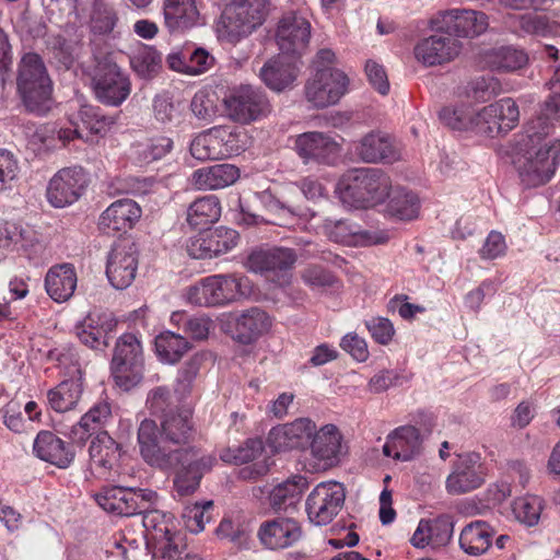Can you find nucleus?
<instances>
[{
  "label": "nucleus",
  "instance_id": "64",
  "mask_svg": "<svg viewBox=\"0 0 560 560\" xmlns=\"http://www.w3.org/2000/svg\"><path fill=\"white\" fill-rule=\"evenodd\" d=\"M305 284L313 289L332 287L336 282L335 276L318 265H311L301 272Z\"/></svg>",
  "mask_w": 560,
  "mask_h": 560
},
{
  "label": "nucleus",
  "instance_id": "37",
  "mask_svg": "<svg viewBox=\"0 0 560 560\" xmlns=\"http://www.w3.org/2000/svg\"><path fill=\"white\" fill-rule=\"evenodd\" d=\"M494 529L485 521H475L466 525L459 536V546L470 556H480L491 546Z\"/></svg>",
  "mask_w": 560,
  "mask_h": 560
},
{
  "label": "nucleus",
  "instance_id": "13",
  "mask_svg": "<svg viewBox=\"0 0 560 560\" xmlns=\"http://www.w3.org/2000/svg\"><path fill=\"white\" fill-rule=\"evenodd\" d=\"M138 270V247L131 238L116 242L107 257L106 276L110 284L122 290L135 280Z\"/></svg>",
  "mask_w": 560,
  "mask_h": 560
},
{
  "label": "nucleus",
  "instance_id": "28",
  "mask_svg": "<svg viewBox=\"0 0 560 560\" xmlns=\"http://www.w3.org/2000/svg\"><path fill=\"white\" fill-rule=\"evenodd\" d=\"M324 230L331 241L347 245L366 246L387 241L384 234L361 230L360 225L348 220L326 219Z\"/></svg>",
  "mask_w": 560,
  "mask_h": 560
},
{
  "label": "nucleus",
  "instance_id": "56",
  "mask_svg": "<svg viewBox=\"0 0 560 560\" xmlns=\"http://www.w3.org/2000/svg\"><path fill=\"white\" fill-rule=\"evenodd\" d=\"M33 231L24 229L12 222H5L0 225V246L9 247L11 245L26 247L32 242Z\"/></svg>",
  "mask_w": 560,
  "mask_h": 560
},
{
  "label": "nucleus",
  "instance_id": "49",
  "mask_svg": "<svg viewBox=\"0 0 560 560\" xmlns=\"http://www.w3.org/2000/svg\"><path fill=\"white\" fill-rule=\"evenodd\" d=\"M205 354H194L178 371L174 394L177 402H183L191 393L194 381L203 362Z\"/></svg>",
  "mask_w": 560,
  "mask_h": 560
},
{
  "label": "nucleus",
  "instance_id": "23",
  "mask_svg": "<svg viewBox=\"0 0 560 560\" xmlns=\"http://www.w3.org/2000/svg\"><path fill=\"white\" fill-rule=\"evenodd\" d=\"M316 424L308 418H299L277 425L269 431L267 442L275 452H285L306 446L315 433Z\"/></svg>",
  "mask_w": 560,
  "mask_h": 560
},
{
  "label": "nucleus",
  "instance_id": "58",
  "mask_svg": "<svg viewBox=\"0 0 560 560\" xmlns=\"http://www.w3.org/2000/svg\"><path fill=\"white\" fill-rule=\"evenodd\" d=\"M117 20V14L113 8L96 3L91 15V31L101 35L108 34L114 30Z\"/></svg>",
  "mask_w": 560,
  "mask_h": 560
},
{
  "label": "nucleus",
  "instance_id": "27",
  "mask_svg": "<svg viewBox=\"0 0 560 560\" xmlns=\"http://www.w3.org/2000/svg\"><path fill=\"white\" fill-rule=\"evenodd\" d=\"M117 327V319L108 313H90L75 326V335L85 346L103 350L108 347V336Z\"/></svg>",
  "mask_w": 560,
  "mask_h": 560
},
{
  "label": "nucleus",
  "instance_id": "44",
  "mask_svg": "<svg viewBox=\"0 0 560 560\" xmlns=\"http://www.w3.org/2000/svg\"><path fill=\"white\" fill-rule=\"evenodd\" d=\"M389 201L386 206V213L398 220H412L418 217L420 202L419 198L409 190L396 188L389 191Z\"/></svg>",
  "mask_w": 560,
  "mask_h": 560
},
{
  "label": "nucleus",
  "instance_id": "33",
  "mask_svg": "<svg viewBox=\"0 0 560 560\" xmlns=\"http://www.w3.org/2000/svg\"><path fill=\"white\" fill-rule=\"evenodd\" d=\"M240 177V170L232 164H215L196 170L191 184L199 190H214L233 185Z\"/></svg>",
  "mask_w": 560,
  "mask_h": 560
},
{
  "label": "nucleus",
  "instance_id": "40",
  "mask_svg": "<svg viewBox=\"0 0 560 560\" xmlns=\"http://www.w3.org/2000/svg\"><path fill=\"white\" fill-rule=\"evenodd\" d=\"M488 66L498 72H514L528 63L527 54L513 46H502L491 49L486 55Z\"/></svg>",
  "mask_w": 560,
  "mask_h": 560
},
{
  "label": "nucleus",
  "instance_id": "36",
  "mask_svg": "<svg viewBox=\"0 0 560 560\" xmlns=\"http://www.w3.org/2000/svg\"><path fill=\"white\" fill-rule=\"evenodd\" d=\"M163 13L171 32L190 28L199 20L196 0H164Z\"/></svg>",
  "mask_w": 560,
  "mask_h": 560
},
{
  "label": "nucleus",
  "instance_id": "18",
  "mask_svg": "<svg viewBox=\"0 0 560 560\" xmlns=\"http://www.w3.org/2000/svg\"><path fill=\"white\" fill-rule=\"evenodd\" d=\"M518 118L520 110L515 101L501 98L476 113V130L494 138L512 130Z\"/></svg>",
  "mask_w": 560,
  "mask_h": 560
},
{
  "label": "nucleus",
  "instance_id": "25",
  "mask_svg": "<svg viewBox=\"0 0 560 560\" xmlns=\"http://www.w3.org/2000/svg\"><path fill=\"white\" fill-rule=\"evenodd\" d=\"M462 44L450 35H432L420 40L415 47V57L427 67L442 65L458 56Z\"/></svg>",
  "mask_w": 560,
  "mask_h": 560
},
{
  "label": "nucleus",
  "instance_id": "30",
  "mask_svg": "<svg viewBox=\"0 0 560 560\" xmlns=\"http://www.w3.org/2000/svg\"><path fill=\"white\" fill-rule=\"evenodd\" d=\"M354 152L365 163H393L399 158L390 138L380 131H371L363 136L357 142Z\"/></svg>",
  "mask_w": 560,
  "mask_h": 560
},
{
  "label": "nucleus",
  "instance_id": "15",
  "mask_svg": "<svg viewBox=\"0 0 560 560\" xmlns=\"http://www.w3.org/2000/svg\"><path fill=\"white\" fill-rule=\"evenodd\" d=\"M192 158L199 161L222 160L238 154L236 135L225 127H214L197 135L189 148Z\"/></svg>",
  "mask_w": 560,
  "mask_h": 560
},
{
  "label": "nucleus",
  "instance_id": "41",
  "mask_svg": "<svg viewBox=\"0 0 560 560\" xmlns=\"http://www.w3.org/2000/svg\"><path fill=\"white\" fill-rule=\"evenodd\" d=\"M270 327L268 315L260 308L247 310L236 320L237 338L243 343H249L266 332Z\"/></svg>",
  "mask_w": 560,
  "mask_h": 560
},
{
  "label": "nucleus",
  "instance_id": "46",
  "mask_svg": "<svg viewBox=\"0 0 560 560\" xmlns=\"http://www.w3.org/2000/svg\"><path fill=\"white\" fill-rule=\"evenodd\" d=\"M112 416L110 406L106 401L95 404L72 428V434L79 442L85 441L93 431L104 425Z\"/></svg>",
  "mask_w": 560,
  "mask_h": 560
},
{
  "label": "nucleus",
  "instance_id": "38",
  "mask_svg": "<svg viewBox=\"0 0 560 560\" xmlns=\"http://www.w3.org/2000/svg\"><path fill=\"white\" fill-rule=\"evenodd\" d=\"M308 482L303 476H294L278 486L269 493V504L275 511H287L294 508L301 500Z\"/></svg>",
  "mask_w": 560,
  "mask_h": 560
},
{
  "label": "nucleus",
  "instance_id": "12",
  "mask_svg": "<svg viewBox=\"0 0 560 560\" xmlns=\"http://www.w3.org/2000/svg\"><path fill=\"white\" fill-rule=\"evenodd\" d=\"M346 491L337 481L318 483L306 499V512L312 523L327 525L341 511Z\"/></svg>",
  "mask_w": 560,
  "mask_h": 560
},
{
  "label": "nucleus",
  "instance_id": "26",
  "mask_svg": "<svg viewBox=\"0 0 560 560\" xmlns=\"http://www.w3.org/2000/svg\"><path fill=\"white\" fill-rule=\"evenodd\" d=\"M89 455L92 474L98 478H108L118 467L120 445L103 431L91 441Z\"/></svg>",
  "mask_w": 560,
  "mask_h": 560
},
{
  "label": "nucleus",
  "instance_id": "57",
  "mask_svg": "<svg viewBox=\"0 0 560 560\" xmlns=\"http://www.w3.org/2000/svg\"><path fill=\"white\" fill-rule=\"evenodd\" d=\"M162 57L152 48H143L131 59L135 71L143 77L149 78L158 72L161 67Z\"/></svg>",
  "mask_w": 560,
  "mask_h": 560
},
{
  "label": "nucleus",
  "instance_id": "48",
  "mask_svg": "<svg viewBox=\"0 0 560 560\" xmlns=\"http://www.w3.org/2000/svg\"><path fill=\"white\" fill-rule=\"evenodd\" d=\"M110 371L115 385L129 392L142 382L144 362H112Z\"/></svg>",
  "mask_w": 560,
  "mask_h": 560
},
{
  "label": "nucleus",
  "instance_id": "29",
  "mask_svg": "<svg viewBox=\"0 0 560 560\" xmlns=\"http://www.w3.org/2000/svg\"><path fill=\"white\" fill-rule=\"evenodd\" d=\"M422 439L419 430L412 425L395 429L383 446V454L396 460L409 462L421 454Z\"/></svg>",
  "mask_w": 560,
  "mask_h": 560
},
{
  "label": "nucleus",
  "instance_id": "63",
  "mask_svg": "<svg viewBox=\"0 0 560 560\" xmlns=\"http://www.w3.org/2000/svg\"><path fill=\"white\" fill-rule=\"evenodd\" d=\"M431 535V545L434 547L445 546L452 538L454 524L450 516H441L434 521H428Z\"/></svg>",
  "mask_w": 560,
  "mask_h": 560
},
{
  "label": "nucleus",
  "instance_id": "43",
  "mask_svg": "<svg viewBox=\"0 0 560 560\" xmlns=\"http://www.w3.org/2000/svg\"><path fill=\"white\" fill-rule=\"evenodd\" d=\"M83 392L79 378L66 380L47 393L50 407L57 412L73 409L79 402Z\"/></svg>",
  "mask_w": 560,
  "mask_h": 560
},
{
  "label": "nucleus",
  "instance_id": "55",
  "mask_svg": "<svg viewBox=\"0 0 560 560\" xmlns=\"http://www.w3.org/2000/svg\"><path fill=\"white\" fill-rule=\"evenodd\" d=\"M173 149V140L165 136L151 138L145 144L139 145L138 155L144 163L162 159Z\"/></svg>",
  "mask_w": 560,
  "mask_h": 560
},
{
  "label": "nucleus",
  "instance_id": "61",
  "mask_svg": "<svg viewBox=\"0 0 560 560\" xmlns=\"http://www.w3.org/2000/svg\"><path fill=\"white\" fill-rule=\"evenodd\" d=\"M156 546L154 557L159 560H182L186 553V546L179 545L175 537L170 535L159 537L154 536Z\"/></svg>",
  "mask_w": 560,
  "mask_h": 560
},
{
  "label": "nucleus",
  "instance_id": "62",
  "mask_svg": "<svg viewBox=\"0 0 560 560\" xmlns=\"http://www.w3.org/2000/svg\"><path fill=\"white\" fill-rule=\"evenodd\" d=\"M19 174V162L10 151L0 149V191L11 188Z\"/></svg>",
  "mask_w": 560,
  "mask_h": 560
},
{
  "label": "nucleus",
  "instance_id": "4",
  "mask_svg": "<svg viewBox=\"0 0 560 560\" xmlns=\"http://www.w3.org/2000/svg\"><path fill=\"white\" fill-rule=\"evenodd\" d=\"M16 88L28 110L43 114L49 109L52 82L38 54L27 52L21 58L18 66Z\"/></svg>",
  "mask_w": 560,
  "mask_h": 560
},
{
  "label": "nucleus",
  "instance_id": "53",
  "mask_svg": "<svg viewBox=\"0 0 560 560\" xmlns=\"http://www.w3.org/2000/svg\"><path fill=\"white\" fill-rule=\"evenodd\" d=\"M439 117L452 129H476V113L469 106H446L440 112Z\"/></svg>",
  "mask_w": 560,
  "mask_h": 560
},
{
  "label": "nucleus",
  "instance_id": "3",
  "mask_svg": "<svg viewBox=\"0 0 560 560\" xmlns=\"http://www.w3.org/2000/svg\"><path fill=\"white\" fill-rule=\"evenodd\" d=\"M532 145L517 158L515 166L526 188L548 183L560 163V140L550 137L529 139Z\"/></svg>",
  "mask_w": 560,
  "mask_h": 560
},
{
  "label": "nucleus",
  "instance_id": "1",
  "mask_svg": "<svg viewBox=\"0 0 560 560\" xmlns=\"http://www.w3.org/2000/svg\"><path fill=\"white\" fill-rule=\"evenodd\" d=\"M195 433L192 411L187 407L164 413L160 425L152 419H143L138 429V444L144 462L160 469L177 470L174 490L179 497L192 494L202 476L217 463L211 454H201L194 446L184 447L194 440Z\"/></svg>",
  "mask_w": 560,
  "mask_h": 560
},
{
  "label": "nucleus",
  "instance_id": "31",
  "mask_svg": "<svg viewBox=\"0 0 560 560\" xmlns=\"http://www.w3.org/2000/svg\"><path fill=\"white\" fill-rule=\"evenodd\" d=\"M141 217V209L132 199L113 202L100 217L98 226L104 233L126 232Z\"/></svg>",
  "mask_w": 560,
  "mask_h": 560
},
{
  "label": "nucleus",
  "instance_id": "24",
  "mask_svg": "<svg viewBox=\"0 0 560 560\" xmlns=\"http://www.w3.org/2000/svg\"><path fill=\"white\" fill-rule=\"evenodd\" d=\"M257 537L266 549L280 550L298 542L302 537V528L293 518L277 517L262 522Z\"/></svg>",
  "mask_w": 560,
  "mask_h": 560
},
{
  "label": "nucleus",
  "instance_id": "20",
  "mask_svg": "<svg viewBox=\"0 0 560 560\" xmlns=\"http://www.w3.org/2000/svg\"><path fill=\"white\" fill-rule=\"evenodd\" d=\"M238 233L225 226L191 237L187 243V253L195 259H210L232 250L238 242Z\"/></svg>",
  "mask_w": 560,
  "mask_h": 560
},
{
  "label": "nucleus",
  "instance_id": "10",
  "mask_svg": "<svg viewBox=\"0 0 560 560\" xmlns=\"http://www.w3.org/2000/svg\"><path fill=\"white\" fill-rule=\"evenodd\" d=\"M93 85L97 100L112 106L120 105L131 91L129 78L109 58L97 62Z\"/></svg>",
  "mask_w": 560,
  "mask_h": 560
},
{
  "label": "nucleus",
  "instance_id": "47",
  "mask_svg": "<svg viewBox=\"0 0 560 560\" xmlns=\"http://www.w3.org/2000/svg\"><path fill=\"white\" fill-rule=\"evenodd\" d=\"M505 26L513 33L522 35H545L548 24L544 16L533 13H511L504 18Z\"/></svg>",
  "mask_w": 560,
  "mask_h": 560
},
{
  "label": "nucleus",
  "instance_id": "35",
  "mask_svg": "<svg viewBox=\"0 0 560 560\" xmlns=\"http://www.w3.org/2000/svg\"><path fill=\"white\" fill-rule=\"evenodd\" d=\"M77 273L69 264L51 267L45 278V288L48 295L56 302L68 301L77 288Z\"/></svg>",
  "mask_w": 560,
  "mask_h": 560
},
{
  "label": "nucleus",
  "instance_id": "52",
  "mask_svg": "<svg viewBox=\"0 0 560 560\" xmlns=\"http://www.w3.org/2000/svg\"><path fill=\"white\" fill-rule=\"evenodd\" d=\"M145 407L151 415H160L163 418L164 413L185 406L176 401L175 394L173 395L168 387L156 386L148 392Z\"/></svg>",
  "mask_w": 560,
  "mask_h": 560
},
{
  "label": "nucleus",
  "instance_id": "34",
  "mask_svg": "<svg viewBox=\"0 0 560 560\" xmlns=\"http://www.w3.org/2000/svg\"><path fill=\"white\" fill-rule=\"evenodd\" d=\"M35 455L59 468H67L73 460V453L65 442L50 431H40L33 445Z\"/></svg>",
  "mask_w": 560,
  "mask_h": 560
},
{
  "label": "nucleus",
  "instance_id": "59",
  "mask_svg": "<svg viewBox=\"0 0 560 560\" xmlns=\"http://www.w3.org/2000/svg\"><path fill=\"white\" fill-rule=\"evenodd\" d=\"M182 112V104L174 103L172 98L166 95H158L153 100L154 118L163 125L178 121Z\"/></svg>",
  "mask_w": 560,
  "mask_h": 560
},
{
  "label": "nucleus",
  "instance_id": "14",
  "mask_svg": "<svg viewBox=\"0 0 560 560\" xmlns=\"http://www.w3.org/2000/svg\"><path fill=\"white\" fill-rule=\"evenodd\" d=\"M432 28L450 36L474 37L482 34L488 27V16L480 11L452 9L440 12L431 21Z\"/></svg>",
  "mask_w": 560,
  "mask_h": 560
},
{
  "label": "nucleus",
  "instance_id": "21",
  "mask_svg": "<svg viewBox=\"0 0 560 560\" xmlns=\"http://www.w3.org/2000/svg\"><path fill=\"white\" fill-rule=\"evenodd\" d=\"M311 38V23L295 12L284 14L278 22L276 42L283 55H302Z\"/></svg>",
  "mask_w": 560,
  "mask_h": 560
},
{
  "label": "nucleus",
  "instance_id": "19",
  "mask_svg": "<svg viewBox=\"0 0 560 560\" xmlns=\"http://www.w3.org/2000/svg\"><path fill=\"white\" fill-rule=\"evenodd\" d=\"M294 150L304 164L316 163L331 165L340 153L339 143L329 135L308 131L296 136Z\"/></svg>",
  "mask_w": 560,
  "mask_h": 560
},
{
  "label": "nucleus",
  "instance_id": "22",
  "mask_svg": "<svg viewBox=\"0 0 560 560\" xmlns=\"http://www.w3.org/2000/svg\"><path fill=\"white\" fill-rule=\"evenodd\" d=\"M485 481L480 456L476 453L460 455L453 464L445 488L451 494H463L479 488Z\"/></svg>",
  "mask_w": 560,
  "mask_h": 560
},
{
  "label": "nucleus",
  "instance_id": "45",
  "mask_svg": "<svg viewBox=\"0 0 560 560\" xmlns=\"http://www.w3.org/2000/svg\"><path fill=\"white\" fill-rule=\"evenodd\" d=\"M191 348L187 339L172 331H164L155 338V349L162 361L174 364Z\"/></svg>",
  "mask_w": 560,
  "mask_h": 560
},
{
  "label": "nucleus",
  "instance_id": "42",
  "mask_svg": "<svg viewBox=\"0 0 560 560\" xmlns=\"http://www.w3.org/2000/svg\"><path fill=\"white\" fill-rule=\"evenodd\" d=\"M221 215V205L217 196L210 195L195 200L187 210V222L195 229L217 222Z\"/></svg>",
  "mask_w": 560,
  "mask_h": 560
},
{
  "label": "nucleus",
  "instance_id": "50",
  "mask_svg": "<svg viewBox=\"0 0 560 560\" xmlns=\"http://www.w3.org/2000/svg\"><path fill=\"white\" fill-rule=\"evenodd\" d=\"M264 452V442L260 439H247L243 444L228 447L220 454V458L230 464H248L257 460Z\"/></svg>",
  "mask_w": 560,
  "mask_h": 560
},
{
  "label": "nucleus",
  "instance_id": "2",
  "mask_svg": "<svg viewBox=\"0 0 560 560\" xmlns=\"http://www.w3.org/2000/svg\"><path fill=\"white\" fill-rule=\"evenodd\" d=\"M338 190L345 205L368 209L382 203L389 196L392 180L381 168H353L341 177Z\"/></svg>",
  "mask_w": 560,
  "mask_h": 560
},
{
  "label": "nucleus",
  "instance_id": "39",
  "mask_svg": "<svg viewBox=\"0 0 560 560\" xmlns=\"http://www.w3.org/2000/svg\"><path fill=\"white\" fill-rule=\"evenodd\" d=\"M560 122V93L550 94L541 104L537 117L527 127V136L534 138L548 137L553 122Z\"/></svg>",
  "mask_w": 560,
  "mask_h": 560
},
{
  "label": "nucleus",
  "instance_id": "7",
  "mask_svg": "<svg viewBox=\"0 0 560 560\" xmlns=\"http://www.w3.org/2000/svg\"><path fill=\"white\" fill-rule=\"evenodd\" d=\"M244 278L235 275H214L201 279L187 291V300L198 306L225 305L246 295Z\"/></svg>",
  "mask_w": 560,
  "mask_h": 560
},
{
  "label": "nucleus",
  "instance_id": "16",
  "mask_svg": "<svg viewBox=\"0 0 560 560\" xmlns=\"http://www.w3.org/2000/svg\"><path fill=\"white\" fill-rule=\"evenodd\" d=\"M349 79L338 69H320L305 85L306 100L315 107L335 105L347 92Z\"/></svg>",
  "mask_w": 560,
  "mask_h": 560
},
{
  "label": "nucleus",
  "instance_id": "54",
  "mask_svg": "<svg viewBox=\"0 0 560 560\" xmlns=\"http://www.w3.org/2000/svg\"><path fill=\"white\" fill-rule=\"evenodd\" d=\"M144 362L140 340L133 334H124L115 345L112 362Z\"/></svg>",
  "mask_w": 560,
  "mask_h": 560
},
{
  "label": "nucleus",
  "instance_id": "9",
  "mask_svg": "<svg viewBox=\"0 0 560 560\" xmlns=\"http://www.w3.org/2000/svg\"><path fill=\"white\" fill-rule=\"evenodd\" d=\"M95 500L108 513L119 516H133L139 511L151 508L158 500V494L150 489L113 487L96 494Z\"/></svg>",
  "mask_w": 560,
  "mask_h": 560
},
{
  "label": "nucleus",
  "instance_id": "51",
  "mask_svg": "<svg viewBox=\"0 0 560 560\" xmlns=\"http://www.w3.org/2000/svg\"><path fill=\"white\" fill-rule=\"evenodd\" d=\"M542 510L544 500L538 495H525L512 504L515 518L527 526H534L539 522Z\"/></svg>",
  "mask_w": 560,
  "mask_h": 560
},
{
  "label": "nucleus",
  "instance_id": "17",
  "mask_svg": "<svg viewBox=\"0 0 560 560\" xmlns=\"http://www.w3.org/2000/svg\"><path fill=\"white\" fill-rule=\"evenodd\" d=\"M88 186V176L81 166L65 167L49 180L46 196L55 208H65L79 200Z\"/></svg>",
  "mask_w": 560,
  "mask_h": 560
},
{
  "label": "nucleus",
  "instance_id": "11",
  "mask_svg": "<svg viewBox=\"0 0 560 560\" xmlns=\"http://www.w3.org/2000/svg\"><path fill=\"white\" fill-rule=\"evenodd\" d=\"M310 453L315 470H327L340 464L348 453L343 436L335 424H326L310 441Z\"/></svg>",
  "mask_w": 560,
  "mask_h": 560
},
{
  "label": "nucleus",
  "instance_id": "32",
  "mask_svg": "<svg viewBox=\"0 0 560 560\" xmlns=\"http://www.w3.org/2000/svg\"><path fill=\"white\" fill-rule=\"evenodd\" d=\"M299 68L288 55H279L269 59L260 69L261 81L272 91L282 92L292 88L296 80Z\"/></svg>",
  "mask_w": 560,
  "mask_h": 560
},
{
  "label": "nucleus",
  "instance_id": "8",
  "mask_svg": "<svg viewBox=\"0 0 560 560\" xmlns=\"http://www.w3.org/2000/svg\"><path fill=\"white\" fill-rule=\"evenodd\" d=\"M298 260L296 252L289 247H258L250 252L246 266L282 287L290 282L289 271Z\"/></svg>",
  "mask_w": 560,
  "mask_h": 560
},
{
  "label": "nucleus",
  "instance_id": "6",
  "mask_svg": "<svg viewBox=\"0 0 560 560\" xmlns=\"http://www.w3.org/2000/svg\"><path fill=\"white\" fill-rule=\"evenodd\" d=\"M226 116L238 124L248 125L266 118L271 113V104L265 91L250 84L240 85L224 97Z\"/></svg>",
  "mask_w": 560,
  "mask_h": 560
},
{
  "label": "nucleus",
  "instance_id": "5",
  "mask_svg": "<svg viewBox=\"0 0 560 560\" xmlns=\"http://www.w3.org/2000/svg\"><path fill=\"white\" fill-rule=\"evenodd\" d=\"M266 14V0H233L223 11L220 37L236 43L261 25Z\"/></svg>",
  "mask_w": 560,
  "mask_h": 560
},
{
  "label": "nucleus",
  "instance_id": "60",
  "mask_svg": "<svg viewBox=\"0 0 560 560\" xmlns=\"http://www.w3.org/2000/svg\"><path fill=\"white\" fill-rule=\"evenodd\" d=\"M211 508L212 501H207L202 504L196 503L192 506L185 508L183 512L185 527L194 534L202 532L205 524L210 520L206 514Z\"/></svg>",
  "mask_w": 560,
  "mask_h": 560
}]
</instances>
